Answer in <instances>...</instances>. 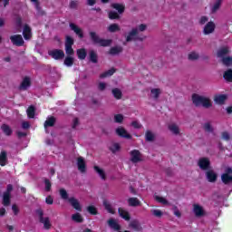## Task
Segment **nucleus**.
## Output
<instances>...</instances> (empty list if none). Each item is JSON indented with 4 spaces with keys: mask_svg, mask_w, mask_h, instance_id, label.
Returning a JSON list of instances; mask_svg holds the SVG:
<instances>
[{
    "mask_svg": "<svg viewBox=\"0 0 232 232\" xmlns=\"http://www.w3.org/2000/svg\"><path fill=\"white\" fill-rule=\"evenodd\" d=\"M148 30V24H140L136 27H132L130 32L124 34L126 43H131V41H144L146 36L140 34L142 32H146Z\"/></svg>",
    "mask_w": 232,
    "mask_h": 232,
    "instance_id": "nucleus-1",
    "label": "nucleus"
},
{
    "mask_svg": "<svg viewBox=\"0 0 232 232\" xmlns=\"http://www.w3.org/2000/svg\"><path fill=\"white\" fill-rule=\"evenodd\" d=\"M192 102L195 106H203V108H211V100L206 96H200L198 94H194L192 96Z\"/></svg>",
    "mask_w": 232,
    "mask_h": 232,
    "instance_id": "nucleus-2",
    "label": "nucleus"
},
{
    "mask_svg": "<svg viewBox=\"0 0 232 232\" xmlns=\"http://www.w3.org/2000/svg\"><path fill=\"white\" fill-rule=\"evenodd\" d=\"M90 37L92 43L98 46H110L111 44V40L102 39L95 32H90Z\"/></svg>",
    "mask_w": 232,
    "mask_h": 232,
    "instance_id": "nucleus-3",
    "label": "nucleus"
},
{
    "mask_svg": "<svg viewBox=\"0 0 232 232\" xmlns=\"http://www.w3.org/2000/svg\"><path fill=\"white\" fill-rule=\"evenodd\" d=\"M35 213L39 218V222L41 224H44V229H50V227H52V223H50V218H44V211L43 210V208L36 209Z\"/></svg>",
    "mask_w": 232,
    "mask_h": 232,
    "instance_id": "nucleus-4",
    "label": "nucleus"
},
{
    "mask_svg": "<svg viewBox=\"0 0 232 232\" xmlns=\"http://www.w3.org/2000/svg\"><path fill=\"white\" fill-rule=\"evenodd\" d=\"M12 191H14V186L12 184H8L6 190L3 194L4 206H10V198H12Z\"/></svg>",
    "mask_w": 232,
    "mask_h": 232,
    "instance_id": "nucleus-5",
    "label": "nucleus"
},
{
    "mask_svg": "<svg viewBox=\"0 0 232 232\" xmlns=\"http://www.w3.org/2000/svg\"><path fill=\"white\" fill-rule=\"evenodd\" d=\"M115 133L116 135H118V137H121L122 139H132L131 134H130V132H128V130L122 126L116 128Z\"/></svg>",
    "mask_w": 232,
    "mask_h": 232,
    "instance_id": "nucleus-6",
    "label": "nucleus"
},
{
    "mask_svg": "<svg viewBox=\"0 0 232 232\" xmlns=\"http://www.w3.org/2000/svg\"><path fill=\"white\" fill-rule=\"evenodd\" d=\"M169 131L171 133V135H174L175 137H179L182 135V132L180 130V126L177 123H170L168 126Z\"/></svg>",
    "mask_w": 232,
    "mask_h": 232,
    "instance_id": "nucleus-7",
    "label": "nucleus"
},
{
    "mask_svg": "<svg viewBox=\"0 0 232 232\" xmlns=\"http://www.w3.org/2000/svg\"><path fill=\"white\" fill-rule=\"evenodd\" d=\"M130 161H132L133 164L142 162V154H140V151L137 150H133L130 151Z\"/></svg>",
    "mask_w": 232,
    "mask_h": 232,
    "instance_id": "nucleus-8",
    "label": "nucleus"
},
{
    "mask_svg": "<svg viewBox=\"0 0 232 232\" xmlns=\"http://www.w3.org/2000/svg\"><path fill=\"white\" fill-rule=\"evenodd\" d=\"M49 55L55 59L56 61H60L61 59H64V51L59 49H53L49 51Z\"/></svg>",
    "mask_w": 232,
    "mask_h": 232,
    "instance_id": "nucleus-9",
    "label": "nucleus"
},
{
    "mask_svg": "<svg viewBox=\"0 0 232 232\" xmlns=\"http://www.w3.org/2000/svg\"><path fill=\"white\" fill-rule=\"evenodd\" d=\"M215 28H217L215 22L210 21L207 23V24L203 27L204 35H210V34L215 32Z\"/></svg>",
    "mask_w": 232,
    "mask_h": 232,
    "instance_id": "nucleus-10",
    "label": "nucleus"
},
{
    "mask_svg": "<svg viewBox=\"0 0 232 232\" xmlns=\"http://www.w3.org/2000/svg\"><path fill=\"white\" fill-rule=\"evenodd\" d=\"M211 162L209 161V159L208 158H200L198 160V166L200 168V169L206 170L209 169V165Z\"/></svg>",
    "mask_w": 232,
    "mask_h": 232,
    "instance_id": "nucleus-11",
    "label": "nucleus"
},
{
    "mask_svg": "<svg viewBox=\"0 0 232 232\" xmlns=\"http://www.w3.org/2000/svg\"><path fill=\"white\" fill-rule=\"evenodd\" d=\"M129 227H130V229H133L134 231H137V232H142L143 230L142 226L140 225V222L139 221V219H132L129 223Z\"/></svg>",
    "mask_w": 232,
    "mask_h": 232,
    "instance_id": "nucleus-12",
    "label": "nucleus"
},
{
    "mask_svg": "<svg viewBox=\"0 0 232 232\" xmlns=\"http://www.w3.org/2000/svg\"><path fill=\"white\" fill-rule=\"evenodd\" d=\"M11 42L15 46H23L24 44V40H23V36L21 34H14L10 36Z\"/></svg>",
    "mask_w": 232,
    "mask_h": 232,
    "instance_id": "nucleus-13",
    "label": "nucleus"
},
{
    "mask_svg": "<svg viewBox=\"0 0 232 232\" xmlns=\"http://www.w3.org/2000/svg\"><path fill=\"white\" fill-rule=\"evenodd\" d=\"M118 213L121 218H123V220H126V222H130V220H131V216H130V212H128V210L120 208H118Z\"/></svg>",
    "mask_w": 232,
    "mask_h": 232,
    "instance_id": "nucleus-14",
    "label": "nucleus"
},
{
    "mask_svg": "<svg viewBox=\"0 0 232 232\" xmlns=\"http://www.w3.org/2000/svg\"><path fill=\"white\" fill-rule=\"evenodd\" d=\"M70 28L71 30H72V32H74V34H76V35H78L80 37V39H82V37H84V34H82V29H81V27H79V25L75 24H70Z\"/></svg>",
    "mask_w": 232,
    "mask_h": 232,
    "instance_id": "nucleus-15",
    "label": "nucleus"
},
{
    "mask_svg": "<svg viewBox=\"0 0 232 232\" xmlns=\"http://www.w3.org/2000/svg\"><path fill=\"white\" fill-rule=\"evenodd\" d=\"M193 213L198 218L204 217V208L200 205L195 204L193 206Z\"/></svg>",
    "mask_w": 232,
    "mask_h": 232,
    "instance_id": "nucleus-16",
    "label": "nucleus"
},
{
    "mask_svg": "<svg viewBox=\"0 0 232 232\" xmlns=\"http://www.w3.org/2000/svg\"><path fill=\"white\" fill-rule=\"evenodd\" d=\"M71 206L73 207L76 211H82V208L81 207V203H79V200H77L75 198H70L68 199Z\"/></svg>",
    "mask_w": 232,
    "mask_h": 232,
    "instance_id": "nucleus-17",
    "label": "nucleus"
},
{
    "mask_svg": "<svg viewBox=\"0 0 232 232\" xmlns=\"http://www.w3.org/2000/svg\"><path fill=\"white\" fill-rule=\"evenodd\" d=\"M227 96L226 94H218L214 97V102L216 104L222 105L226 102Z\"/></svg>",
    "mask_w": 232,
    "mask_h": 232,
    "instance_id": "nucleus-18",
    "label": "nucleus"
},
{
    "mask_svg": "<svg viewBox=\"0 0 232 232\" xmlns=\"http://www.w3.org/2000/svg\"><path fill=\"white\" fill-rule=\"evenodd\" d=\"M160 93H162V90H160V88L150 89V99H154V101H157L159 97H160Z\"/></svg>",
    "mask_w": 232,
    "mask_h": 232,
    "instance_id": "nucleus-19",
    "label": "nucleus"
},
{
    "mask_svg": "<svg viewBox=\"0 0 232 232\" xmlns=\"http://www.w3.org/2000/svg\"><path fill=\"white\" fill-rule=\"evenodd\" d=\"M31 84H32V82H31L30 78L25 77L22 81V82L19 86V90H22V91L28 90V87L31 86Z\"/></svg>",
    "mask_w": 232,
    "mask_h": 232,
    "instance_id": "nucleus-20",
    "label": "nucleus"
},
{
    "mask_svg": "<svg viewBox=\"0 0 232 232\" xmlns=\"http://www.w3.org/2000/svg\"><path fill=\"white\" fill-rule=\"evenodd\" d=\"M77 166H78V169L82 172L84 173V171L86 170V162L84 161V159L82 158H78L77 160Z\"/></svg>",
    "mask_w": 232,
    "mask_h": 232,
    "instance_id": "nucleus-21",
    "label": "nucleus"
},
{
    "mask_svg": "<svg viewBox=\"0 0 232 232\" xmlns=\"http://www.w3.org/2000/svg\"><path fill=\"white\" fill-rule=\"evenodd\" d=\"M156 136L153 131L146 130L145 132V140L147 142H155Z\"/></svg>",
    "mask_w": 232,
    "mask_h": 232,
    "instance_id": "nucleus-22",
    "label": "nucleus"
},
{
    "mask_svg": "<svg viewBox=\"0 0 232 232\" xmlns=\"http://www.w3.org/2000/svg\"><path fill=\"white\" fill-rule=\"evenodd\" d=\"M227 53H229V47H222L218 51V57H219V59H226V55H227Z\"/></svg>",
    "mask_w": 232,
    "mask_h": 232,
    "instance_id": "nucleus-23",
    "label": "nucleus"
},
{
    "mask_svg": "<svg viewBox=\"0 0 232 232\" xmlns=\"http://www.w3.org/2000/svg\"><path fill=\"white\" fill-rule=\"evenodd\" d=\"M129 206H130V208H137L139 206H140V200H139V198H130L127 200Z\"/></svg>",
    "mask_w": 232,
    "mask_h": 232,
    "instance_id": "nucleus-24",
    "label": "nucleus"
},
{
    "mask_svg": "<svg viewBox=\"0 0 232 232\" xmlns=\"http://www.w3.org/2000/svg\"><path fill=\"white\" fill-rule=\"evenodd\" d=\"M220 6H222V0H216V2L211 6V14H217V12L220 10Z\"/></svg>",
    "mask_w": 232,
    "mask_h": 232,
    "instance_id": "nucleus-25",
    "label": "nucleus"
},
{
    "mask_svg": "<svg viewBox=\"0 0 232 232\" xmlns=\"http://www.w3.org/2000/svg\"><path fill=\"white\" fill-rule=\"evenodd\" d=\"M8 163V156L6 154V151H2L0 153V166H6Z\"/></svg>",
    "mask_w": 232,
    "mask_h": 232,
    "instance_id": "nucleus-26",
    "label": "nucleus"
},
{
    "mask_svg": "<svg viewBox=\"0 0 232 232\" xmlns=\"http://www.w3.org/2000/svg\"><path fill=\"white\" fill-rule=\"evenodd\" d=\"M23 35L26 41H28V39L32 38V29H30V27L28 25H25L24 27Z\"/></svg>",
    "mask_w": 232,
    "mask_h": 232,
    "instance_id": "nucleus-27",
    "label": "nucleus"
},
{
    "mask_svg": "<svg viewBox=\"0 0 232 232\" xmlns=\"http://www.w3.org/2000/svg\"><path fill=\"white\" fill-rule=\"evenodd\" d=\"M54 124H55V118H53V117L47 118V120L45 121L44 125L45 131H46V130H48V128H52V126H53Z\"/></svg>",
    "mask_w": 232,
    "mask_h": 232,
    "instance_id": "nucleus-28",
    "label": "nucleus"
},
{
    "mask_svg": "<svg viewBox=\"0 0 232 232\" xmlns=\"http://www.w3.org/2000/svg\"><path fill=\"white\" fill-rule=\"evenodd\" d=\"M109 150L111 153H119V151H121V145L120 143L114 142L110 145Z\"/></svg>",
    "mask_w": 232,
    "mask_h": 232,
    "instance_id": "nucleus-29",
    "label": "nucleus"
},
{
    "mask_svg": "<svg viewBox=\"0 0 232 232\" xmlns=\"http://www.w3.org/2000/svg\"><path fill=\"white\" fill-rule=\"evenodd\" d=\"M111 93L113 97L117 99V101H121V99H122V91H121V89L114 88L112 89Z\"/></svg>",
    "mask_w": 232,
    "mask_h": 232,
    "instance_id": "nucleus-30",
    "label": "nucleus"
},
{
    "mask_svg": "<svg viewBox=\"0 0 232 232\" xmlns=\"http://www.w3.org/2000/svg\"><path fill=\"white\" fill-rule=\"evenodd\" d=\"M103 206L106 211H108V213H111V215H115V210L113 209V207H111V204L109 203L108 200H103Z\"/></svg>",
    "mask_w": 232,
    "mask_h": 232,
    "instance_id": "nucleus-31",
    "label": "nucleus"
},
{
    "mask_svg": "<svg viewBox=\"0 0 232 232\" xmlns=\"http://www.w3.org/2000/svg\"><path fill=\"white\" fill-rule=\"evenodd\" d=\"M203 130L207 131V133H213V131H215V128H213L210 121H207L203 124Z\"/></svg>",
    "mask_w": 232,
    "mask_h": 232,
    "instance_id": "nucleus-32",
    "label": "nucleus"
},
{
    "mask_svg": "<svg viewBox=\"0 0 232 232\" xmlns=\"http://www.w3.org/2000/svg\"><path fill=\"white\" fill-rule=\"evenodd\" d=\"M122 52V47L121 46H114L111 47L109 51L110 55H119Z\"/></svg>",
    "mask_w": 232,
    "mask_h": 232,
    "instance_id": "nucleus-33",
    "label": "nucleus"
},
{
    "mask_svg": "<svg viewBox=\"0 0 232 232\" xmlns=\"http://www.w3.org/2000/svg\"><path fill=\"white\" fill-rule=\"evenodd\" d=\"M108 32H111V34H113L115 32H121V26L119 24H112L108 26L107 28Z\"/></svg>",
    "mask_w": 232,
    "mask_h": 232,
    "instance_id": "nucleus-34",
    "label": "nucleus"
},
{
    "mask_svg": "<svg viewBox=\"0 0 232 232\" xmlns=\"http://www.w3.org/2000/svg\"><path fill=\"white\" fill-rule=\"evenodd\" d=\"M76 53L78 55V59H81V61H84V59H86V49H78Z\"/></svg>",
    "mask_w": 232,
    "mask_h": 232,
    "instance_id": "nucleus-35",
    "label": "nucleus"
},
{
    "mask_svg": "<svg viewBox=\"0 0 232 232\" xmlns=\"http://www.w3.org/2000/svg\"><path fill=\"white\" fill-rule=\"evenodd\" d=\"M74 61H75V58H73L72 56H67L64 59L63 64L70 68V67L73 66Z\"/></svg>",
    "mask_w": 232,
    "mask_h": 232,
    "instance_id": "nucleus-36",
    "label": "nucleus"
},
{
    "mask_svg": "<svg viewBox=\"0 0 232 232\" xmlns=\"http://www.w3.org/2000/svg\"><path fill=\"white\" fill-rule=\"evenodd\" d=\"M200 55L197 52H191L188 54V61H198Z\"/></svg>",
    "mask_w": 232,
    "mask_h": 232,
    "instance_id": "nucleus-37",
    "label": "nucleus"
},
{
    "mask_svg": "<svg viewBox=\"0 0 232 232\" xmlns=\"http://www.w3.org/2000/svg\"><path fill=\"white\" fill-rule=\"evenodd\" d=\"M1 130L5 133V135H7V136L12 135V129L10 128V126H8L6 124H3L1 126Z\"/></svg>",
    "mask_w": 232,
    "mask_h": 232,
    "instance_id": "nucleus-38",
    "label": "nucleus"
},
{
    "mask_svg": "<svg viewBox=\"0 0 232 232\" xmlns=\"http://www.w3.org/2000/svg\"><path fill=\"white\" fill-rule=\"evenodd\" d=\"M26 113L29 119H34V117H35V108L34 106H30L26 110Z\"/></svg>",
    "mask_w": 232,
    "mask_h": 232,
    "instance_id": "nucleus-39",
    "label": "nucleus"
},
{
    "mask_svg": "<svg viewBox=\"0 0 232 232\" xmlns=\"http://www.w3.org/2000/svg\"><path fill=\"white\" fill-rule=\"evenodd\" d=\"M156 202H160V204H163V206H169V202L167 201L165 198L160 197V196H155L154 197Z\"/></svg>",
    "mask_w": 232,
    "mask_h": 232,
    "instance_id": "nucleus-40",
    "label": "nucleus"
},
{
    "mask_svg": "<svg viewBox=\"0 0 232 232\" xmlns=\"http://www.w3.org/2000/svg\"><path fill=\"white\" fill-rule=\"evenodd\" d=\"M72 220H73V222H78L79 224H81L84 221V218H82V216H81L79 213H76L72 216Z\"/></svg>",
    "mask_w": 232,
    "mask_h": 232,
    "instance_id": "nucleus-41",
    "label": "nucleus"
},
{
    "mask_svg": "<svg viewBox=\"0 0 232 232\" xmlns=\"http://www.w3.org/2000/svg\"><path fill=\"white\" fill-rule=\"evenodd\" d=\"M113 73H115V69H111V70L106 71L105 72L102 73L100 75V78L106 79V77H111V75H113Z\"/></svg>",
    "mask_w": 232,
    "mask_h": 232,
    "instance_id": "nucleus-42",
    "label": "nucleus"
},
{
    "mask_svg": "<svg viewBox=\"0 0 232 232\" xmlns=\"http://www.w3.org/2000/svg\"><path fill=\"white\" fill-rule=\"evenodd\" d=\"M44 189L47 192L52 191V181L48 179H44Z\"/></svg>",
    "mask_w": 232,
    "mask_h": 232,
    "instance_id": "nucleus-43",
    "label": "nucleus"
},
{
    "mask_svg": "<svg viewBox=\"0 0 232 232\" xmlns=\"http://www.w3.org/2000/svg\"><path fill=\"white\" fill-rule=\"evenodd\" d=\"M221 179L224 184H232V176L231 175H222Z\"/></svg>",
    "mask_w": 232,
    "mask_h": 232,
    "instance_id": "nucleus-44",
    "label": "nucleus"
},
{
    "mask_svg": "<svg viewBox=\"0 0 232 232\" xmlns=\"http://www.w3.org/2000/svg\"><path fill=\"white\" fill-rule=\"evenodd\" d=\"M123 121H124V115H122V114H115L114 115V122H116L118 124H122Z\"/></svg>",
    "mask_w": 232,
    "mask_h": 232,
    "instance_id": "nucleus-45",
    "label": "nucleus"
},
{
    "mask_svg": "<svg viewBox=\"0 0 232 232\" xmlns=\"http://www.w3.org/2000/svg\"><path fill=\"white\" fill-rule=\"evenodd\" d=\"M112 8L117 10L119 14H122L124 12V5L121 4H113Z\"/></svg>",
    "mask_w": 232,
    "mask_h": 232,
    "instance_id": "nucleus-46",
    "label": "nucleus"
},
{
    "mask_svg": "<svg viewBox=\"0 0 232 232\" xmlns=\"http://www.w3.org/2000/svg\"><path fill=\"white\" fill-rule=\"evenodd\" d=\"M150 212L151 215H153V217H156L157 218H160L162 215H164V213H162L160 209H152L150 210Z\"/></svg>",
    "mask_w": 232,
    "mask_h": 232,
    "instance_id": "nucleus-47",
    "label": "nucleus"
},
{
    "mask_svg": "<svg viewBox=\"0 0 232 232\" xmlns=\"http://www.w3.org/2000/svg\"><path fill=\"white\" fill-rule=\"evenodd\" d=\"M87 211L90 215H98L99 212L97 211V208L95 206H89L87 207Z\"/></svg>",
    "mask_w": 232,
    "mask_h": 232,
    "instance_id": "nucleus-48",
    "label": "nucleus"
},
{
    "mask_svg": "<svg viewBox=\"0 0 232 232\" xmlns=\"http://www.w3.org/2000/svg\"><path fill=\"white\" fill-rule=\"evenodd\" d=\"M224 79H226V81H228V82H232V70L225 72Z\"/></svg>",
    "mask_w": 232,
    "mask_h": 232,
    "instance_id": "nucleus-49",
    "label": "nucleus"
},
{
    "mask_svg": "<svg viewBox=\"0 0 232 232\" xmlns=\"http://www.w3.org/2000/svg\"><path fill=\"white\" fill-rule=\"evenodd\" d=\"M60 196L63 200H68V192L64 188L60 189Z\"/></svg>",
    "mask_w": 232,
    "mask_h": 232,
    "instance_id": "nucleus-50",
    "label": "nucleus"
},
{
    "mask_svg": "<svg viewBox=\"0 0 232 232\" xmlns=\"http://www.w3.org/2000/svg\"><path fill=\"white\" fill-rule=\"evenodd\" d=\"M89 55L92 63H97V53H95L94 51H91Z\"/></svg>",
    "mask_w": 232,
    "mask_h": 232,
    "instance_id": "nucleus-51",
    "label": "nucleus"
},
{
    "mask_svg": "<svg viewBox=\"0 0 232 232\" xmlns=\"http://www.w3.org/2000/svg\"><path fill=\"white\" fill-rule=\"evenodd\" d=\"M172 210H173L175 217H178V218H180V217H182V213H180V210H179V208L177 206H174L172 208Z\"/></svg>",
    "mask_w": 232,
    "mask_h": 232,
    "instance_id": "nucleus-52",
    "label": "nucleus"
},
{
    "mask_svg": "<svg viewBox=\"0 0 232 232\" xmlns=\"http://www.w3.org/2000/svg\"><path fill=\"white\" fill-rule=\"evenodd\" d=\"M65 46H73V38L72 36H66Z\"/></svg>",
    "mask_w": 232,
    "mask_h": 232,
    "instance_id": "nucleus-53",
    "label": "nucleus"
},
{
    "mask_svg": "<svg viewBox=\"0 0 232 232\" xmlns=\"http://www.w3.org/2000/svg\"><path fill=\"white\" fill-rule=\"evenodd\" d=\"M206 179L208 182H217V175H207Z\"/></svg>",
    "mask_w": 232,
    "mask_h": 232,
    "instance_id": "nucleus-54",
    "label": "nucleus"
},
{
    "mask_svg": "<svg viewBox=\"0 0 232 232\" xmlns=\"http://www.w3.org/2000/svg\"><path fill=\"white\" fill-rule=\"evenodd\" d=\"M109 18L110 19H119V14L115 11L109 12Z\"/></svg>",
    "mask_w": 232,
    "mask_h": 232,
    "instance_id": "nucleus-55",
    "label": "nucleus"
},
{
    "mask_svg": "<svg viewBox=\"0 0 232 232\" xmlns=\"http://www.w3.org/2000/svg\"><path fill=\"white\" fill-rule=\"evenodd\" d=\"M94 171H96V173H98V175H105L106 171H104V169H102V168L98 167V166H94Z\"/></svg>",
    "mask_w": 232,
    "mask_h": 232,
    "instance_id": "nucleus-56",
    "label": "nucleus"
},
{
    "mask_svg": "<svg viewBox=\"0 0 232 232\" xmlns=\"http://www.w3.org/2000/svg\"><path fill=\"white\" fill-rule=\"evenodd\" d=\"M131 126L132 128H135L136 130H140V128H142V124H140V122L134 121L131 122Z\"/></svg>",
    "mask_w": 232,
    "mask_h": 232,
    "instance_id": "nucleus-57",
    "label": "nucleus"
},
{
    "mask_svg": "<svg viewBox=\"0 0 232 232\" xmlns=\"http://www.w3.org/2000/svg\"><path fill=\"white\" fill-rule=\"evenodd\" d=\"M65 53L68 56L73 55V48L72 46H65Z\"/></svg>",
    "mask_w": 232,
    "mask_h": 232,
    "instance_id": "nucleus-58",
    "label": "nucleus"
},
{
    "mask_svg": "<svg viewBox=\"0 0 232 232\" xmlns=\"http://www.w3.org/2000/svg\"><path fill=\"white\" fill-rule=\"evenodd\" d=\"M209 21V18L208 16H201L199 19V24H206Z\"/></svg>",
    "mask_w": 232,
    "mask_h": 232,
    "instance_id": "nucleus-59",
    "label": "nucleus"
},
{
    "mask_svg": "<svg viewBox=\"0 0 232 232\" xmlns=\"http://www.w3.org/2000/svg\"><path fill=\"white\" fill-rule=\"evenodd\" d=\"M106 86L107 84L105 82H100L98 84V89L100 90V92H104V90H106Z\"/></svg>",
    "mask_w": 232,
    "mask_h": 232,
    "instance_id": "nucleus-60",
    "label": "nucleus"
},
{
    "mask_svg": "<svg viewBox=\"0 0 232 232\" xmlns=\"http://www.w3.org/2000/svg\"><path fill=\"white\" fill-rule=\"evenodd\" d=\"M45 202L49 206H52V204H53V198H52V196H47L45 198Z\"/></svg>",
    "mask_w": 232,
    "mask_h": 232,
    "instance_id": "nucleus-61",
    "label": "nucleus"
},
{
    "mask_svg": "<svg viewBox=\"0 0 232 232\" xmlns=\"http://www.w3.org/2000/svg\"><path fill=\"white\" fill-rule=\"evenodd\" d=\"M222 139H223V140H229V139H230L229 133L223 132L222 133Z\"/></svg>",
    "mask_w": 232,
    "mask_h": 232,
    "instance_id": "nucleus-62",
    "label": "nucleus"
},
{
    "mask_svg": "<svg viewBox=\"0 0 232 232\" xmlns=\"http://www.w3.org/2000/svg\"><path fill=\"white\" fill-rule=\"evenodd\" d=\"M22 128L24 130H28V128H30V123L28 121L22 122Z\"/></svg>",
    "mask_w": 232,
    "mask_h": 232,
    "instance_id": "nucleus-63",
    "label": "nucleus"
},
{
    "mask_svg": "<svg viewBox=\"0 0 232 232\" xmlns=\"http://www.w3.org/2000/svg\"><path fill=\"white\" fill-rule=\"evenodd\" d=\"M78 5H79V2H77V1H72V2L70 3V6H71L72 8H77Z\"/></svg>",
    "mask_w": 232,
    "mask_h": 232,
    "instance_id": "nucleus-64",
    "label": "nucleus"
}]
</instances>
